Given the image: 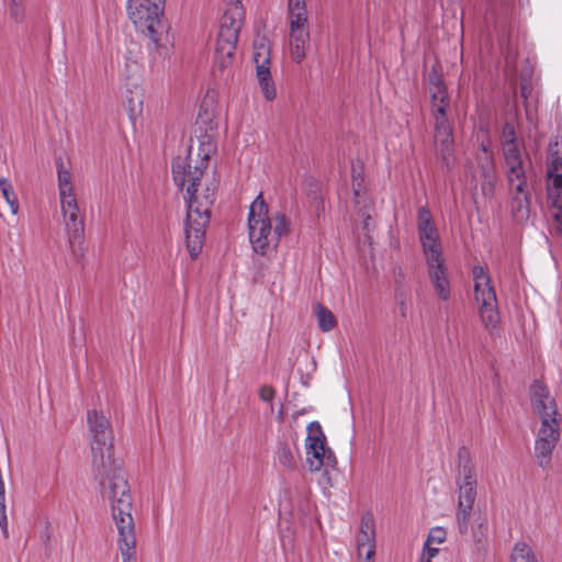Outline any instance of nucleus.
Wrapping results in <instances>:
<instances>
[{"instance_id": "nucleus-1", "label": "nucleus", "mask_w": 562, "mask_h": 562, "mask_svg": "<svg viewBox=\"0 0 562 562\" xmlns=\"http://www.w3.org/2000/svg\"><path fill=\"white\" fill-rule=\"evenodd\" d=\"M87 423L92 464L100 495L111 510L117 531V546L123 562H136V532L132 515L133 497L125 471L113 456V431L109 418L99 411H89Z\"/></svg>"}, {"instance_id": "nucleus-2", "label": "nucleus", "mask_w": 562, "mask_h": 562, "mask_svg": "<svg viewBox=\"0 0 562 562\" xmlns=\"http://www.w3.org/2000/svg\"><path fill=\"white\" fill-rule=\"evenodd\" d=\"M212 151L210 142L201 143L195 157L193 149H190L187 157H177L172 162L173 180L186 190V240L192 258L198 257L202 249L210 210L215 200L217 181L213 176L204 175Z\"/></svg>"}, {"instance_id": "nucleus-3", "label": "nucleus", "mask_w": 562, "mask_h": 562, "mask_svg": "<svg viewBox=\"0 0 562 562\" xmlns=\"http://www.w3.org/2000/svg\"><path fill=\"white\" fill-rule=\"evenodd\" d=\"M290 224L283 213H270L262 194H259L250 204L248 214V235L254 251L262 256L274 252L281 237L289 235Z\"/></svg>"}, {"instance_id": "nucleus-4", "label": "nucleus", "mask_w": 562, "mask_h": 562, "mask_svg": "<svg viewBox=\"0 0 562 562\" xmlns=\"http://www.w3.org/2000/svg\"><path fill=\"white\" fill-rule=\"evenodd\" d=\"M429 91L436 156L445 166L449 167L453 161L454 148L452 126L447 115L449 99L441 78L436 72L429 77Z\"/></svg>"}, {"instance_id": "nucleus-5", "label": "nucleus", "mask_w": 562, "mask_h": 562, "mask_svg": "<svg viewBox=\"0 0 562 562\" xmlns=\"http://www.w3.org/2000/svg\"><path fill=\"white\" fill-rule=\"evenodd\" d=\"M58 201L63 224L68 235L70 246L83 240V216L80 213L74 179L70 170L61 160L57 161Z\"/></svg>"}, {"instance_id": "nucleus-6", "label": "nucleus", "mask_w": 562, "mask_h": 562, "mask_svg": "<svg viewBox=\"0 0 562 562\" xmlns=\"http://www.w3.org/2000/svg\"><path fill=\"white\" fill-rule=\"evenodd\" d=\"M241 2L243 0H226L214 55V63L222 70L232 64L235 55L238 34L245 20Z\"/></svg>"}, {"instance_id": "nucleus-7", "label": "nucleus", "mask_w": 562, "mask_h": 562, "mask_svg": "<svg viewBox=\"0 0 562 562\" xmlns=\"http://www.w3.org/2000/svg\"><path fill=\"white\" fill-rule=\"evenodd\" d=\"M166 0H127L126 12L135 29L160 46L166 35L162 21Z\"/></svg>"}, {"instance_id": "nucleus-8", "label": "nucleus", "mask_w": 562, "mask_h": 562, "mask_svg": "<svg viewBox=\"0 0 562 562\" xmlns=\"http://www.w3.org/2000/svg\"><path fill=\"white\" fill-rule=\"evenodd\" d=\"M473 281L481 322L485 329L492 331L497 328L501 319L495 290L488 274L481 266L473 268Z\"/></svg>"}, {"instance_id": "nucleus-9", "label": "nucleus", "mask_w": 562, "mask_h": 562, "mask_svg": "<svg viewBox=\"0 0 562 562\" xmlns=\"http://www.w3.org/2000/svg\"><path fill=\"white\" fill-rule=\"evenodd\" d=\"M305 453L306 463L312 472L334 469L337 461L333 450L326 445V436L318 422L306 427Z\"/></svg>"}, {"instance_id": "nucleus-10", "label": "nucleus", "mask_w": 562, "mask_h": 562, "mask_svg": "<svg viewBox=\"0 0 562 562\" xmlns=\"http://www.w3.org/2000/svg\"><path fill=\"white\" fill-rule=\"evenodd\" d=\"M252 59L260 92L267 101H273L277 98V86L270 70V45L267 38L261 37L255 41Z\"/></svg>"}, {"instance_id": "nucleus-11", "label": "nucleus", "mask_w": 562, "mask_h": 562, "mask_svg": "<svg viewBox=\"0 0 562 562\" xmlns=\"http://www.w3.org/2000/svg\"><path fill=\"white\" fill-rule=\"evenodd\" d=\"M126 82L124 88V106L132 122L142 117L145 90L142 85L139 67L136 61L126 63Z\"/></svg>"}, {"instance_id": "nucleus-12", "label": "nucleus", "mask_w": 562, "mask_h": 562, "mask_svg": "<svg viewBox=\"0 0 562 562\" xmlns=\"http://www.w3.org/2000/svg\"><path fill=\"white\" fill-rule=\"evenodd\" d=\"M417 231L424 257L442 252L438 228L430 211L426 206L418 209Z\"/></svg>"}, {"instance_id": "nucleus-13", "label": "nucleus", "mask_w": 562, "mask_h": 562, "mask_svg": "<svg viewBox=\"0 0 562 562\" xmlns=\"http://www.w3.org/2000/svg\"><path fill=\"white\" fill-rule=\"evenodd\" d=\"M541 425L536 439V457L540 467L550 462V457L559 440V422L557 417L540 419Z\"/></svg>"}, {"instance_id": "nucleus-14", "label": "nucleus", "mask_w": 562, "mask_h": 562, "mask_svg": "<svg viewBox=\"0 0 562 562\" xmlns=\"http://www.w3.org/2000/svg\"><path fill=\"white\" fill-rule=\"evenodd\" d=\"M426 266L429 282L435 294L442 301H448L451 296V286L448 273V266L443 252L426 256Z\"/></svg>"}, {"instance_id": "nucleus-15", "label": "nucleus", "mask_w": 562, "mask_h": 562, "mask_svg": "<svg viewBox=\"0 0 562 562\" xmlns=\"http://www.w3.org/2000/svg\"><path fill=\"white\" fill-rule=\"evenodd\" d=\"M310 30L307 23L289 24V54L294 63H302L310 48Z\"/></svg>"}, {"instance_id": "nucleus-16", "label": "nucleus", "mask_w": 562, "mask_h": 562, "mask_svg": "<svg viewBox=\"0 0 562 562\" xmlns=\"http://www.w3.org/2000/svg\"><path fill=\"white\" fill-rule=\"evenodd\" d=\"M530 402L532 411L540 419L558 416L557 403L543 383L539 381L532 383L530 386Z\"/></svg>"}, {"instance_id": "nucleus-17", "label": "nucleus", "mask_w": 562, "mask_h": 562, "mask_svg": "<svg viewBox=\"0 0 562 562\" xmlns=\"http://www.w3.org/2000/svg\"><path fill=\"white\" fill-rule=\"evenodd\" d=\"M476 487L477 486H458L456 519L461 535H465L469 531L472 508L476 498Z\"/></svg>"}, {"instance_id": "nucleus-18", "label": "nucleus", "mask_w": 562, "mask_h": 562, "mask_svg": "<svg viewBox=\"0 0 562 562\" xmlns=\"http://www.w3.org/2000/svg\"><path fill=\"white\" fill-rule=\"evenodd\" d=\"M457 486H477L476 469L470 452L465 448L458 451Z\"/></svg>"}, {"instance_id": "nucleus-19", "label": "nucleus", "mask_w": 562, "mask_h": 562, "mask_svg": "<svg viewBox=\"0 0 562 562\" xmlns=\"http://www.w3.org/2000/svg\"><path fill=\"white\" fill-rule=\"evenodd\" d=\"M504 159L507 167V178L509 183H514L515 179L526 177L527 162L522 158L518 146H509L504 153Z\"/></svg>"}, {"instance_id": "nucleus-20", "label": "nucleus", "mask_w": 562, "mask_h": 562, "mask_svg": "<svg viewBox=\"0 0 562 562\" xmlns=\"http://www.w3.org/2000/svg\"><path fill=\"white\" fill-rule=\"evenodd\" d=\"M481 170V191L483 195H492L496 178L495 165L493 156L483 148V156L480 158Z\"/></svg>"}, {"instance_id": "nucleus-21", "label": "nucleus", "mask_w": 562, "mask_h": 562, "mask_svg": "<svg viewBox=\"0 0 562 562\" xmlns=\"http://www.w3.org/2000/svg\"><path fill=\"white\" fill-rule=\"evenodd\" d=\"M375 524L372 515H363L360 522L359 533L357 536V548L375 543Z\"/></svg>"}, {"instance_id": "nucleus-22", "label": "nucleus", "mask_w": 562, "mask_h": 562, "mask_svg": "<svg viewBox=\"0 0 562 562\" xmlns=\"http://www.w3.org/2000/svg\"><path fill=\"white\" fill-rule=\"evenodd\" d=\"M548 201L553 209H562V175H550L548 184Z\"/></svg>"}, {"instance_id": "nucleus-23", "label": "nucleus", "mask_w": 562, "mask_h": 562, "mask_svg": "<svg viewBox=\"0 0 562 562\" xmlns=\"http://www.w3.org/2000/svg\"><path fill=\"white\" fill-rule=\"evenodd\" d=\"M288 20L290 23H307L305 0H288Z\"/></svg>"}, {"instance_id": "nucleus-24", "label": "nucleus", "mask_w": 562, "mask_h": 562, "mask_svg": "<svg viewBox=\"0 0 562 562\" xmlns=\"http://www.w3.org/2000/svg\"><path fill=\"white\" fill-rule=\"evenodd\" d=\"M314 313L316 315L318 326L323 331L327 333L336 327V317L327 307L317 303L314 305Z\"/></svg>"}, {"instance_id": "nucleus-25", "label": "nucleus", "mask_w": 562, "mask_h": 562, "mask_svg": "<svg viewBox=\"0 0 562 562\" xmlns=\"http://www.w3.org/2000/svg\"><path fill=\"white\" fill-rule=\"evenodd\" d=\"M529 194L513 195L512 210L517 221H525L529 217Z\"/></svg>"}, {"instance_id": "nucleus-26", "label": "nucleus", "mask_w": 562, "mask_h": 562, "mask_svg": "<svg viewBox=\"0 0 562 562\" xmlns=\"http://www.w3.org/2000/svg\"><path fill=\"white\" fill-rule=\"evenodd\" d=\"M0 191H1L3 199L10 206L11 213L13 215H16L19 213V209H20L18 196L13 190L11 182L7 178L0 179Z\"/></svg>"}, {"instance_id": "nucleus-27", "label": "nucleus", "mask_w": 562, "mask_h": 562, "mask_svg": "<svg viewBox=\"0 0 562 562\" xmlns=\"http://www.w3.org/2000/svg\"><path fill=\"white\" fill-rule=\"evenodd\" d=\"M510 562H538L531 548L522 542L516 543L512 552Z\"/></svg>"}, {"instance_id": "nucleus-28", "label": "nucleus", "mask_w": 562, "mask_h": 562, "mask_svg": "<svg viewBox=\"0 0 562 562\" xmlns=\"http://www.w3.org/2000/svg\"><path fill=\"white\" fill-rule=\"evenodd\" d=\"M277 459L284 469L292 470L296 467L294 452L288 446H281L277 452Z\"/></svg>"}, {"instance_id": "nucleus-29", "label": "nucleus", "mask_w": 562, "mask_h": 562, "mask_svg": "<svg viewBox=\"0 0 562 562\" xmlns=\"http://www.w3.org/2000/svg\"><path fill=\"white\" fill-rule=\"evenodd\" d=\"M8 5L10 18L16 23L23 22L25 16L24 0H8Z\"/></svg>"}, {"instance_id": "nucleus-30", "label": "nucleus", "mask_w": 562, "mask_h": 562, "mask_svg": "<svg viewBox=\"0 0 562 562\" xmlns=\"http://www.w3.org/2000/svg\"><path fill=\"white\" fill-rule=\"evenodd\" d=\"M216 106V97L213 91H207L201 103V111L204 112L206 120H211L214 116Z\"/></svg>"}, {"instance_id": "nucleus-31", "label": "nucleus", "mask_w": 562, "mask_h": 562, "mask_svg": "<svg viewBox=\"0 0 562 562\" xmlns=\"http://www.w3.org/2000/svg\"><path fill=\"white\" fill-rule=\"evenodd\" d=\"M375 548V543L357 548L358 562H374Z\"/></svg>"}, {"instance_id": "nucleus-32", "label": "nucleus", "mask_w": 562, "mask_h": 562, "mask_svg": "<svg viewBox=\"0 0 562 562\" xmlns=\"http://www.w3.org/2000/svg\"><path fill=\"white\" fill-rule=\"evenodd\" d=\"M503 146L504 153L512 146H517L515 143V126L512 123H506L503 127Z\"/></svg>"}, {"instance_id": "nucleus-33", "label": "nucleus", "mask_w": 562, "mask_h": 562, "mask_svg": "<svg viewBox=\"0 0 562 562\" xmlns=\"http://www.w3.org/2000/svg\"><path fill=\"white\" fill-rule=\"evenodd\" d=\"M9 522L5 508V494H0V528L5 538L9 536Z\"/></svg>"}, {"instance_id": "nucleus-34", "label": "nucleus", "mask_w": 562, "mask_h": 562, "mask_svg": "<svg viewBox=\"0 0 562 562\" xmlns=\"http://www.w3.org/2000/svg\"><path fill=\"white\" fill-rule=\"evenodd\" d=\"M447 531L441 527L431 528L427 541L429 543L441 544L446 541Z\"/></svg>"}, {"instance_id": "nucleus-35", "label": "nucleus", "mask_w": 562, "mask_h": 562, "mask_svg": "<svg viewBox=\"0 0 562 562\" xmlns=\"http://www.w3.org/2000/svg\"><path fill=\"white\" fill-rule=\"evenodd\" d=\"M513 195H522L529 194L527 191L526 177L520 179H515L514 183H510Z\"/></svg>"}, {"instance_id": "nucleus-36", "label": "nucleus", "mask_w": 562, "mask_h": 562, "mask_svg": "<svg viewBox=\"0 0 562 562\" xmlns=\"http://www.w3.org/2000/svg\"><path fill=\"white\" fill-rule=\"evenodd\" d=\"M352 187H353V192H355V196H356V203L359 204L360 201L359 199L361 198V194H362V178L360 176V173L356 175L353 172L352 175Z\"/></svg>"}, {"instance_id": "nucleus-37", "label": "nucleus", "mask_w": 562, "mask_h": 562, "mask_svg": "<svg viewBox=\"0 0 562 562\" xmlns=\"http://www.w3.org/2000/svg\"><path fill=\"white\" fill-rule=\"evenodd\" d=\"M434 543H429L428 541H426L425 546H424V551H423V554H422V558L424 559H427V560H431L432 558H435L439 550L435 547H432Z\"/></svg>"}, {"instance_id": "nucleus-38", "label": "nucleus", "mask_w": 562, "mask_h": 562, "mask_svg": "<svg viewBox=\"0 0 562 562\" xmlns=\"http://www.w3.org/2000/svg\"><path fill=\"white\" fill-rule=\"evenodd\" d=\"M259 396L265 402H271L274 397V390L271 386H262L260 389Z\"/></svg>"}, {"instance_id": "nucleus-39", "label": "nucleus", "mask_w": 562, "mask_h": 562, "mask_svg": "<svg viewBox=\"0 0 562 562\" xmlns=\"http://www.w3.org/2000/svg\"><path fill=\"white\" fill-rule=\"evenodd\" d=\"M555 213L553 214L554 223L553 229L557 234H562V209H555Z\"/></svg>"}, {"instance_id": "nucleus-40", "label": "nucleus", "mask_w": 562, "mask_h": 562, "mask_svg": "<svg viewBox=\"0 0 562 562\" xmlns=\"http://www.w3.org/2000/svg\"><path fill=\"white\" fill-rule=\"evenodd\" d=\"M362 217H363V228L368 229L369 222H370L371 217H370V215H367V214H362Z\"/></svg>"}, {"instance_id": "nucleus-41", "label": "nucleus", "mask_w": 562, "mask_h": 562, "mask_svg": "<svg viewBox=\"0 0 562 562\" xmlns=\"http://www.w3.org/2000/svg\"><path fill=\"white\" fill-rule=\"evenodd\" d=\"M420 562H431V560H427V559L420 558Z\"/></svg>"}]
</instances>
